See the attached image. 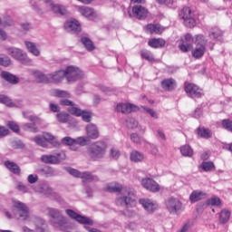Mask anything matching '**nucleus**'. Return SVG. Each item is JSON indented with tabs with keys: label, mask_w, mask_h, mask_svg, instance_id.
I'll use <instances>...</instances> for the list:
<instances>
[{
	"label": "nucleus",
	"mask_w": 232,
	"mask_h": 232,
	"mask_svg": "<svg viewBox=\"0 0 232 232\" xmlns=\"http://www.w3.org/2000/svg\"><path fill=\"white\" fill-rule=\"evenodd\" d=\"M117 197L118 202L120 204H125L127 208H135L137 206V194L135 190L128 187L118 185Z\"/></svg>",
	"instance_id": "nucleus-1"
},
{
	"label": "nucleus",
	"mask_w": 232,
	"mask_h": 232,
	"mask_svg": "<svg viewBox=\"0 0 232 232\" xmlns=\"http://www.w3.org/2000/svg\"><path fill=\"white\" fill-rule=\"evenodd\" d=\"M106 150H108L106 142L96 141L88 150L89 157L92 160H99V159H102L106 155Z\"/></svg>",
	"instance_id": "nucleus-2"
},
{
	"label": "nucleus",
	"mask_w": 232,
	"mask_h": 232,
	"mask_svg": "<svg viewBox=\"0 0 232 232\" xmlns=\"http://www.w3.org/2000/svg\"><path fill=\"white\" fill-rule=\"evenodd\" d=\"M194 39V43L197 45L192 50V57L194 59H201V57H204V53H206V39L202 34L196 35Z\"/></svg>",
	"instance_id": "nucleus-3"
},
{
	"label": "nucleus",
	"mask_w": 232,
	"mask_h": 232,
	"mask_svg": "<svg viewBox=\"0 0 232 232\" xmlns=\"http://www.w3.org/2000/svg\"><path fill=\"white\" fill-rule=\"evenodd\" d=\"M179 17L183 20L185 26L193 28L197 22L195 21V13L189 7H183L179 12Z\"/></svg>",
	"instance_id": "nucleus-4"
},
{
	"label": "nucleus",
	"mask_w": 232,
	"mask_h": 232,
	"mask_svg": "<svg viewBox=\"0 0 232 232\" xmlns=\"http://www.w3.org/2000/svg\"><path fill=\"white\" fill-rule=\"evenodd\" d=\"M48 213L51 218H53L52 222L54 227H63V226H66L68 220L63 216L61 211L56 208H48Z\"/></svg>",
	"instance_id": "nucleus-5"
},
{
	"label": "nucleus",
	"mask_w": 232,
	"mask_h": 232,
	"mask_svg": "<svg viewBox=\"0 0 232 232\" xmlns=\"http://www.w3.org/2000/svg\"><path fill=\"white\" fill-rule=\"evenodd\" d=\"M13 213L17 215V217L22 220H26V218L30 217V208H28L26 204L21 201H14Z\"/></svg>",
	"instance_id": "nucleus-6"
},
{
	"label": "nucleus",
	"mask_w": 232,
	"mask_h": 232,
	"mask_svg": "<svg viewBox=\"0 0 232 232\" xmlns=\"http://www.w3.org/2000/svg\"><path fill=\"white\" fill-rule=\"evenodd\" d=\"M165 206L170 215H179L182 211V202L177 198H169L165 201Z\"/></svg>",
	"instance_id": "nucleus-7"
},
{
	"label": "nucleus",
	"mask_w": 232,
	"mask_h": 232,
	"mask_svg": "<svg viewBox=\"0 0 232 232\" xmlns=\"http://www.w3.org/2000/svg\"><path fill=\"white\" fill-rule=\"evenodd\" d=\"M41 160L44 164H61L63 160H66V153L60 151L55 155H43Z\"/></svg>",
	"instance_id": "nucleus-8"
},
{
	"label": "nucleus",
	"mask_w": 232,
	"mask_h": 232,
	"mask_svg": "<svg viewBox=\"0 0 232 232\" xmlns=\"http://www.w3.org/2000/svg\"><path fill=\"white\" fill-rule=\"evenodd\" d=\"M63 72L68 82H73L74 81H79V79L82 78V71L79 68L69 66Z\"/></svg>",
	"instance_id": "nucleus-9"
},
{
	"label": "nucleus",
	"mask_w": 232,
	"mask_h": 232,
	"mask_svg": "<svg viewBox=\"0 0 232 232\" xmlns=\"http://www.w3.org/2000/svg\"><path fill=\"white\" fill-rule=\"evenodd\" d=\"M195 43V38L190 34H185L183 37H181L179 48L181 52L184 53L190 52V50H193V44L191 43Z\"/></svg>",
	"instance_id": "nucleus-10"
},
{
	"label": "nucleus",
	"mask_w": 232,
	"mask_h": 232,
	"mask_svg": "<svg viewBox=\"0 0 232 232\" xmlns=\"http://www.w3.org/2000/svg\"><path fill=\"white\" fill-rule=\"evenodd\" d=\"M65 213L68 215V217H70V218H73V220H76V222H79V224H83L84 226H93V220L90 218L81 216L72 209H66Z\"/></svg>",
	"instance_id": "nucleus-11"
},
{
	"label": "nucleus",
	"mask_w": 232,
	"mask_h": 232,
	"mask_svg": "<svg viewBox=\"0 0 232 232\" xmlns=\"http://www.w3.org/2000/svg\"><path fill=\"white\" fill-rule=\"evenodd\" d=\"M140 183L142 188L147 189V191H150L151 193H159L160 191V185L151 178H143Z\"/></svg>",
	"instance_id": "nucleus-12"
},
{
	"label": "nucleus",
	"mask_w": 232,
	"mask_h": 232,
	"mask_svg": "<svg viewBox=\"0 0 232 232\" xmlns=\"http://www.w3.org/2000/svg\"><path fill=\"white\" fill-rule=\"evenodd\" d=\"M185 92L188 97L191 99H200L203 95L202 89H199V87L194 83L185 84Z\"/></svg>",
	"instance_id": "nucleus-13"
},
{
	"label": "nucleus",
	"mask_w": 232,
	"mask_h": 232,
	"mask_svg": "<svg viewBox=\"0 0 232 232\" xmlns=\"http://www.w3.org/2000/svg\"><path fill=\"white\" fill-rule=\"evenodd\" d=\"M139 202L145 209V211H148V213H153L154 211H157V209H159V203L152 199L141 198L139 200Z\"/></svg>",
	"instance_id": "nucleus-14"
},
{
	"label": "nucleus",
	"mask_w": 232,
	"mask_h": 232,
	"mask_svg": "<svg viewBox=\"0 0 232 232\" xmlns=\"http://www.w3.org/2000/svg\"><path fill=\"white\" fill-rule=\"evenodd\" d=\"M132 14L137 19H145L148 17V9L142 5H135L132 7Z\"/></svg>",
	"instance_id": "nucleus-15"
},
{
	"label": "nucleus",
	"mask_w": 232,
	"mask_h": 232,
	"mask_svg": "<svg viewBox=\"0 0 232 232\" xmlns=\"http://www.w3.org/2000/svg\"><path fill=\"white\" fill-rule=\"evenodd\" d=\"M117 110L118 111H121V113H131L133 111H138L139 107L131 103H120L117 105Z\"/></svg>",
	"instance_id": "nucleus-16"
},
{
	"label": "nucleus",
	"mask_w": 232,
	"mask_h": 232,
	"mask_svg": "<svg viewBox=\"0 0 232 232\" xmlns=\"http://www.w3.org/2000/svg\"><path fill=\"white\" fill-rule=\"evenodd\" d=\"M64 27L69 32H73L74 34H79V32L82 30L81 24L77 20L67 21L64 24Z\"/></svg>",
	"instance_id": "nucleus-17"
},
{
	"label": "nucleus",
	"mask_w": 232,
	"mask_h": 232,
	"mask_svg": "<svg viewBox=\"0 0 232 232\" xmlns=\"http://www.w3.org/2000/svg\"><path fill=\"white\" fill-rule=\"evenodd\" d=\"M45 3H50L51 9L53 14H59L60 15H68V10L63 5L53 4L52 1L46 0Z\"/></svg>",
	"instance_id": "nucleus-18"
},
{
	"label": "nucleus",
	"mask_w": 232,
	"mask_h": 232,
	"mask_svg": "<svg viewBox=\"0 0 232 232\" xmlns=\"http://www.w3.org/2000/svg\"><path fill=\"white\" fill-rule=\"evenodd\" d=\"M9 55H12L14 59L17 61H24L26 59V54L23 53L21 49H17L15 47H10L7 49Z\"/></svg>",
	"instance_id": "nucleus-19"
},
{
	"label": "nucleus",
	"mask_w": 232,
	"mask_h": 232,
	"mask_svg": "<svg viewBox=\"0 0 232 232\" xmlns=\"http://www.w3.org/2000/svg\"><path fill=\"white\" fill-rule=\"evenodd\" d=\"M165 28L159 24H149L145 26V31L148 34H160L164 32Z\"/></svg>",
	"instance_id": "nucleus-20"
},
{
	"label": "nucleus",
	"mask_w": 232,
	"mask_h": 232,
	"mask_svg": "<svg viewBox=\"0 0 232 232\" xmlns=\"http://www.w3.org/2000/svg\"><path fill=\"white\" fill-rule=\"evenodd\" d=\"M161 87L166 92H173L177 88V82L173 78L165 79L161 82Z\"/></svg>",
	"instance_id": "nucleus-21"
},
{
	"label": "nucleus",
	"mask_w": 232,
	"mask_h": 232,
	"mask_svg": "<svg viewBox=\"0 0 232 232\" xmlns=\"http://www.w3.org/2000/svg\"><path fill=\"white\" fill-rule=\"evenodd\" d=\"M87 138L96 140L99 139V130L95 124H89L86 127Z\"/></svg>",
	"instance_id": "nucleus-22"
},
{
	"label": "nucleus",
	"mask_w": 232,
	"mask_h": 232,
	"mask_svg": "<svg viewBox=\"0 0 232 232\" xmlns=\"http://www.w3.org/2000/svg\"><path fill=\"white\" fill-rule=\"evenodd\" d=\"M208 195L201 190H194L189 196V201L194 204V202H198V200H202L206 198Z\"/></svg>",
	"instance_id": "nucleus-23"
},
{
	"label": "nucleus",
	"mask_w": 232,
	"mask_h": 232,
	"mask_svg": "<svg viewBox=\"0 0 232 232\" xmlns=\"http://www.w3.org/2000/svg\"><path fill=\"white\" fill-rule=\"evenodd\" d=\"M34 77L36 79L37 82H43L44 84H49L50 82V74L46 75L41 71L33 72Z\"/></svg>",
	"instance_id": "nucleus-24"
},
{
	"label": "nucleus",
	"mask_w": 232,
	"mask_h": 232,
	"mask_svg": "<svg viewBox=\"0 0 232 232\" xmlns=\"http://www.w3.org/2000/svg\"><path fill=\"white\" fill-rule=\"evenodd\" d=\"M150 48H164L166 46V40L162 38H151L148 42Z\"/></svg>",
	"instance_id": "nucleus-25"
},
{
	"label": "nucleus",
	"mask_w": 232,
	"mask_h": 232,
	"mask_svg": "<svg viewBox=\"0 0 232 232\" xmlns=\"http://www.w3.org/2000/svg\"><path fill=\"white\" fill-rule=\"evenodd\" d=\"M5 166L11 173H14V175H21V168L17 166V163L7 160L5 162Z\"/></svg>",
	"instance_id": "nucleus-26"
},
{
	"label": "nucleus",
	"mask_w": 232,
	"mask_h": 232,
	"mask_svg": "<svg viewBox=\"0 0 232 232\" xmlns=\"http://www.w3.org/2000/svg\"><path fill=\"white\" fill-rule=\"evenodd\" d=\"M50 82H61L64 79V70H59L53 73L49 74Z\"/></svg>",
	"instance_id": "nucleus-27"
},
{
	"label": "nucleus",
	"mask_w": 232,
	"mask_h": 232,
	"mask_svg": "<svg viewBox=\"0 0 232 232\" xmlns=\"http://www.w3.org/2000/svg\"><path fill=\"white\" fill-rule=\"evenodd\" d=\"M231 218V211L227 208H224L219 213V222L220 224H227Z\"/></svg>",
	"instance_id": "nucleus-28"
},
{
	"label": "nucleus",
	"mask_w": 232,
	"mask_h": 232,
	"mask_svg": "<svg viewBox=\"0 0 232 232\" xmlns=\"http://www.w3.org/2000/svg\"><path fill=\"white\" fill-rule=\"evenodd\" d=\"M140 55L141 59H145V61H148L149 63H155L157 61L153 55V53L146 49L141 50L140 52Z\"/></svg>",
	"instance_id": "nucleus-29"
},
{
	"label": "nucleus",
	"mask_w": 232,
	"mask_h": 232,
	"mask_svg": "<svg viewBox=\"0 0 232 232\" xmlns=\"http://www.w3.org/2000/svg\"><path fill=\"white\" fill-rule=\"evenodd\" d=\"M130 160L131 162H142L144 160V154L138 150H132L130 154Z\"/></svg>",
	"instance_id": "nucleus-30"
},
{
	"label": "nucleus",
	"mask_w": 232,
	"mask_h": 232,
	"mask_svg": "<svg viewBox=\"0 0 232 232\" xmlns=\"http://www.w3.org/2000/svg\"><path fill=\"white\" fill-rule=\"evenodd\" d=\"M1 75L5 81H7V82L11 84H17V82H19V78L8 72H2Z\"/></svg>",
	"instance_id": "nucleus-31"
},
{
	"label": "nucleus",
	"mask_w": 232,
	"mask_h": 232,
	"mask_svg": "<svg viewBox=\"0 0 232 232\" xmlns=\"http://www.w3.org/2000/svg\"><path fill=\"white\" fill-rule=\"evenodd\" d=\"M208 35L210 39H213L214 41H220L222 39V32L218 27L211 28Z\"/></svg>",
	"instance_id": "nucleus-32"
},
{
	"label": "nucleus",
	"mask_w": 232,
	"mask_h": 232,
	"mask_svg": "<svg viewBox=\"0 0 232 232\" xmlns=\"http://www.w3.org/2000/svg\"><path fill=\"white\" fill-rule=\"evenodd\" d=\"M34 224L36 232H48V225L42 218L36 219Z\"/></svg>",
	"instance_id": "nucleus-33"
},
{
	"label": "nucleus",
	"mask_w": 232,
	"mask_h": 232,
	"mask_svg": "<svg viewBox=\"0 0 232 232\" xmlns=\"http://www.w3.org/2000/svg\"><path fill=\"white\" fill-rule=\"evenodd\" d=\"M25 46L28 52H30V53H33V55H35L37 57L41 54V52L39 51V49H37L35 44L32 42H25Z\"/></svg>",
	"instance_id": "nucleus-34"
},
{
	"label": "nucleus",
	"mask_w": 232,
	"mask_h": 232,
	"mask_svg": "<svg viewBox=\"0 0 232 232\" xmlns=\"http://www.w3.org/2000/svg\"><path fill=\"white\" fill-rule=\"evenodd\" d=\"M43 137L44 139V140L46 141V144H48V142H50V144H53V146H60L61 143L59 141H57V140H55V137L50 133H44Z\"/></svg>",
	"instance_id": "nucleus-35"
},
{
	"label": "nucleus",
	"mask_w": 232,
	"mask_h": 232,
	"mask_svg": "<svg viewBox=\"0 0 232 232\" xmlns=\"http://www.w3.org/2000/svg\"><path fill=\"white\" fill-rule=\"evenodd\" d=\"M81 42L84 45L86 50H88V52H93V50H95V45L93 44V42L90 40V38L82 37Z\"/></svg>",
	"instance_id": "nucleus-36"
},
{
	"label": "nucleus",
	"mask_w": 232,
	"mask_h": 232,
	"mask_svg": "<svg viewBox=\"0 0 232 232\" xmlns=\"http://www.w3.org/2000/svg\"><path fill=\"white\" fill-rule=\"evenodd\" d=\"M78 10L84 17H92L93 15V9L88 6H80Z\"/></svg>",
	"instance_id": "nucleus-37"
},
{
	"label": "nucleus",
	"mask_w": 232,
	"mask_h": 232,
	"mask_svg": "<svg viewBox=\"0 0 232 232\" xmlns=\"http://www.w3.org/2000/svg\"><path fill=\"white\" fill-rule=\"evenodd\" d=\"M199 169H202V171H213V169H215V164L212 161H203Z\"/></svg>",
	"instance_id": "nucleus-38"
},
{
	"label": "nucleus",
	"mask_w": 232,
	"mask_h": 232,
	"mask_svg": "<svg viewBox=\"0 0 232 232\" xmlns=\"http://www.w3.org/2000/svg\"><path fill=\"white\" fill-rule=\"evenodd\" d=\"M198 137H202V139H209L212 133L208 129L199 128L198 129Z\"/></svg>",
	"instance_id": "nucleus-39"
},
{
	"label": "nucleus",
	"mask_w": 232,
	"mask_h": 232,
	"mask_svg": "<svg viewBox=\"0 0 232 232\" xmlns=\"http://www.w3.org/2000/svg\"><path fill=\"white\" fill-rule=\"evenodd\" d=\"M81 179L82 182L86 184L87 182H93V180H95V176L92 175L90 172H82Z\"/></svg>",
	"instance_id": "nucleus-40"
},
{
	"label": "nucleus",
	"mask_w": 232,
	"mask_h": 232,
	"mask_svg": "<svg viewBox=\"0 0 232 232\" xmlns=\"http://www.w3.org/2000/svg\"><path fill=\"white\" fill-rule=\"evenodd\" d=\"M208 206H221L222 200L217 196H213L207 200Z\"/></svg>",
	"instance_id": "nucleus-41"
},
{
	"label": "nucleus",
	"mask_w": 232,
	"mask_h": 232,
	"mask_svg": "<svg viewBox=\"0 0 232 232\" xmlns=\"http://www.w3.org/2000/svg\"><path fill=\"white\" fill-rule=\"evenodd\" d=\"M180 153L184 157H191L193 155V150L189 145H185L180 148Z\"/></svg>",
	"instance_id": "nucleus-42"
},
{
	"label": "nucleus",
	"mask_w": 232,
	"mask_h": 232,
	"mask_svg": "<svg viewBox=\"0 0 232 232\" xmlns=\"http://www.w3.org/2000/svg\"><path fill=\"white\" fill-rule=\"evenodd\" d=\"M0 102L1 104H5V106H8L9 108H14V106H15V103H13L12 100L5 95H0Z\"/></svg>",
	"instance_id": "nucleus-43"
},
{
	"label": "nucleus",
	"mask_w": 232,
	"mask_h": 232,
	"mask_svg": "<svg viewBox=\"0 0 232 232\" xmlns=\"http://www.w3.org/2000/svg\"><path fill=\"white\" fill-rule=\"evenodd\" d=\"M57 120L59 122H62L63 124L68 122V121H70V114L66 113V112H59L57 114Z\"/></svg>",
	"instance_id": "nucleus-44"
},
{
	"label": "nucleus",
	"mask_w": 232,
	"mask_h": 232,
	"mask_svg": "<svg viewBox=\"0 0 232 232\" xmlns=\"http://www.w3.org/2000/svg\"><path fill=\"white\" fill-rule=\"evenodd\" d=\"M34 142L41 146L42 148H46L48 143H46V140H44V136H36L34 138Z\"/></svg>",
	"instance_id": "nucleus-45"
},
{
	"label": "nucleus",
	"mask_w": 232,
	"mask_h": 232,
	"mask_svg": "<svg viewBox=\"0 0 232 232\" xmlns=\"http://www.w3.org/2000/svg\"><path fill=\"white\" fill-rule=\"evenodd\" d=\"M67 111L71 113V115H74L75 117H81L82 115V111L75 106H71L67 109Z\"/></svg>",
	"instance_id": "nucleus-46"
},
{
	"label": "nucleus",
	"mask_w": 232,
	"mask_h": 232,
	"mask_svg": "<svg viewBox=\"0 0 232 232\" xmlns=\"http://www.w3.org/2000/svg\"><path fill=\"white\" fill-rule=\"evenodd\" d=\"M221 126L227 131H231L232 133V121L229 119H225L221 121Z\"/></svg>",
	"instance_id": "nucleus-47"
},
{
	"label": "nucleus",
	"mask_w": 232,
	"mask_h": 232,
	"mask_svg": "<svg viewBox=\"0 0 232 232\" xmlns=\"http://www.w3.org/2000/svg\"><path fill=\"white\" fill-rule=\"evenodd\" d=\"M12 60L6 55L0 54V66H10Z\"/></svg>",
	"instance_id": "nucleus-48"
},
{
	"label": "nucleus",
	"mask_w": 232,
	"mask_h": 232,
	"mask_svg": "<svg viewBox=\"0 0 232 232\" xmlns=\"http://www.w3.org/2000/svg\"><path fill=\"white\" fill-rule=\"evenodd\" d=\"M124 217H127L128 218H135L137 217V212L134 209L127 208L123 211Z\"/></svg>",
	"instance_id": "nucleus-49"
},
{
	"label": "nucleus",
	"mask_w": 232,
	"mask_h": 232,
	"mask_svg": "<svg viewBox=\"0 0 232 232\" xmlns=\"http://www.w3.org/2000/svg\"><path fill=\"white\" fill-rule=\"evenodd\" d=\"M90 142V139L88 137H79L75 140V144H79V146H86Z\"/></svg>",
	"instance_id": "nucleus-50"
},
{
	"label": "nucleus",
	"mask_w": 232,
	"mask_h": 232,
	"mask_svg": "<svg viewBox=\"0 0 232 232\" xmlns=\"http://www.w3.org/2000/svg\"><path fill=\"white\" fill-rule=\"evenodd\" d=\"M130 140L135 142V144H142L144 142V139L140 138L137 133L130 134Z\"/></svg>",
	"instance_id": "nucleus-51"
},
{
	"label": "nucleus",
	"mask_w": 232,
	"mask_h": 232,
	"mask_svg": "<svg viewBox=\"0 0 232 232\" xmlns=\"http://www.w3.org/2000/svg\"><path fill=\"white\" fill-rule=\"evenodd\" d=\"M104 190L108 191V193H117V183L113 182L108 184Z\"/></svg>",
	"instance_id": "nucleus-52"
},
{
	"label": "nucleus",
	"mask_w": 232,
	"mask_h": 232,
	"mask_svg": "<svg viewBox=\"0 0 232 232\" xmlns=\"http://www.w3.org/2000/svg\"><path fill=\"white\" fill-rule=\"evenodd\" d=\"M143 110L146 111V113L150 115L152 119H159V112H157L155 110L150 109L148 107H143Z\"/></svg>",
	"instance_id": "nucleus-53"
},
{
	"label": "nucleus",
	"mask_w": 232,
	"mask_h": 232,
	"mask_svg": "<svg viewBox=\"0 0 232 232\" xmlns=\"http://www.w3.org/2000/svg\"><path fill=\"white\" fill-rule=\"evenodd\" d=\"M81 117L84 122H90L92 121V113L86 111H82Z\"/></svg>",
	"instance_id": "nucleus-54"
},
{
	"label": "nucleus",
	"mask_w": 232,
	"mask_h": 232,
	"mask_svg": "<svg viewBox=\"0 0 232 232\" xmlns=\"http://www.w3.org/2000/svg\"><path fill=\"white\" fill-rule=\"evenodd\" d=\"M7 127L9 130H12V131H14V133H19V125L14 121H8Z\"/></svg>",
	"instance_id": "nucleus-55"
},
{
	"label": "nucleus",
	"mask_w": 232,
	"mask_h": 232,
	"mask_svg": "<svg viewBox=\"0 0 232 232\" xmlns=\"http://www.w3.org/2000/svg\"><path fill=\"white\" fill-rule=\"evenodd\" d=\"M63 144L65 146H73L75 145V140L71 137H65L62 140Z\"/></svg>",
	"instance_id": "nucleus-56"
},
{
	"label": "nucleus",
	"mask_w": 232,
	"mask_h": 232,
	"mask_svg": "<svg viewBox=\"0 0 232 232\" xmlns=\"http://www.w3.org/2000/svg\"><path fill=\"white\" fill-rule=\"evenodd\" d=\"M127 126L128 128H138L139 127V121H137L135 119L133 118H130L129 120H127Z\"/></svg>",
	"instance_id": "nucleus-57"
},
{
	"label": "nucleus",
	"mask_w": 232,
	"mask_h": 232,
	"mask_svg": "<svg viewBox=\"0 0 232 232\" xmlns=\"http://www.w3.org/2000/svg\"><path fill=\"white\" fill-rule=\"evenodd\" d=\"M158 5H165V6H173L175 0H156Z\"/></svg>",
	"instance_id": "nucleus-58"
},
{
	"label": "nucleus",
	"mask_w": 232,
	"mask_h": 232,
	"mask_svg": "<svg viewBox=\"0 0 232 232\" xmlns=\"http://www.w3.org/2000/svg\"><path fill=\"white\" fill-rule=\"evenodd\" d=\"M68 172L70 173V175H72V177H76L77 179H81V177L82 176V173L75 169H69Z\"/></svg>",
	"instance_id": "nucleus-59"
},
{
	"label": "nucleus",
	"mask_w": 232,
	"mask_h": 232,
	"mask_svg": "<svg viewBox=\"0 0 232 232\" xmlns=\"http://www.w3.org/2000/svg\"><path fill=\"white\" fill-rule=\"evenodd\" d=\"M54 95L55 97H70V93L64 91H59V90L54 91Z\"/></svg>",
	"instance_id": "nucleus-60"
},
{
	"label": "nucleus",
	"mask_w": 232,
	"mask_h": 232,
	"mask_svg": "<svg viewBox=\"0 0 232 232\" xmlns=\"http://www.w3.org/2000/svg\"><path fill=\"white\" fill-rule=\"evenodd\" d=\"M6 135H10V130L0 126V139H2V137H6Z\"/></svg>",
	"instance_id": "nucleus-61"
},
{
	"label": "nucleus",
	"mask_w": 232,
	"mask_h": 232,
	"mask_svg": "<svg viewBox=\"0 0 232 232\" xmlns=\"http://www.w3.org/2000/svg\"><path fill=\"white\" fill-rule=\"evenodd\" d=\"M29 184H35L37 180H39V177L37 175L30 174L27 178Z\"/></svg>",
	"instance_id": "nucleus-62"
},
{
	"label": "nucleus",
	"mask_w": 232,
	"mask_h": 232,
	"mask_svg": "<svg viewBox=\"0 0 232 232\" xmlns=\"http://www.w3.org/2000/svg\"><path fill=\"white\" fill-rule=\"evenodd\" d=\"M14 24V21L10 16H5L4 18V26H12Z\"/></svg>",
	"instance_id": "nucleus-63"
},
{
	"label": "nucleus",
	"mask_w": 232,
	"mask_h": 232,
	"mask_svg": "<svg viewBox=\"0 0 232 232\" xmlns=\"http://www.w3.org/2000/svg\"><path fill=\"white\" fill-rule=\"evenodd\" d=\"M60 104L62 105V106H74V104H73V102H72V101H70V100H61L60 101Z\"/></svg>",
	"instance_id": "nucleus-64"
}]
</instances>
